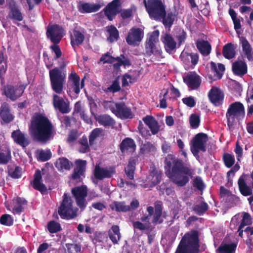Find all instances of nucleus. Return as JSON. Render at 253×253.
Instances as JSON below:
<instances>
[{"label":"nucleus","instance_id":"nucleus-5","mask_svg":"<svg viewBox=\"0 0 253 253\" xmlns=\"http://www.w3.org/2000/svg\"><path fill=\"white\" fill-rule=\"evenodd\" d=\"M144 3L151 18L157 20L165 17V7L161 0H144Z\"/></svg>","mask_w":253,"mask_h":253},{"label":"nucleus","instance_id":"nucleus-38","mask_svg":"<svg viewBox=\"0 0 253 253\" xmlns=\"http://www.w3.org/2000/svg\"><path fill=\"white\" fill-rule=\"evenodd\" d=\"M236 46L232 43H228L225 44L222 49V53L224 57L226 59H232L236 54Z\"/></svg>","mask_w":253,"mask_h":253},{"label":"nucleus","instance_id":"nucleus-62","mask_svg":"<svg viewBox=\"0 0 253 253\" xmlns=\"http://www.w3.org/2000/svg\"><path fill=\"white\" fill-rule=\"evenodd\" d=\"M135 11L134 8L131 7L129 9L122 10L121 12L122 17L125 19L131 17L133 12Z\"/></svg>","mask_w":253,"mask_h":253},{"label":"nucleus","instance_id":"nucleus-22","mask_svg":"<svg viewBox=\"0 0 253 253\" xmlns=\"http://www.w3.org/2000/svg\"><path fill=\"white\" fill-rule=\"evenodd\" d=\"M76 167L74 169L73 173L72 175V178L77 182H80L82 176H84L86 165V161L82 160H77L75 161Z\"/></svg>","mask_w":253,"mask_h":253},{"label":"nucleus","instance_id":"nucleus-12","mask_svg":"<svg viewBox=\"0 0 253 253\" xmlns=\"http://www.w3.org/2000/svg\"><path fill=\"white\" fill-rule=\"evenodd\" d=\"M99 62L103 64L114 63V67L116 69H119L122 65L126 67L130 65L129 61L124 55H121V56L115 58L111 56L108 52L102 56L100 59Z\"/></svg>","mask_w":253,"mask_h":253},{"label":"nucleus","instance_id":"nucleus-9","mask_svg":"<svg viewBox=\"0 0 253 253\" xmlns=\"http://www.w3.org/2000/svg\"><path fill=\"white\" fill-rule=\"evenodd\" d=\"M159 32L154 31L148 35L145 42V52L149 56L152 54L159 55L161 53V49L159 44Z\"/></svg>","mask_w":253,"mask_h":253},{"label":"nucleus","instance_id":"nucleus-26","mask_svg":"<svg viewBox=\"0 0 253 253\" xmlns=\"http://www.w3.org/2000/svg\"><path fill=\"white\" fill-rule=\"evenodd\" d=\"M142 120L150 128L153 135L157 134L160 130L161 126L154 117L147 115L142 118Z\"/></svg>","mask_w":253,"mask_h":253},{"label":"nucleus","instance_id":"nucleus-7","mask_svg":"<svg viewBox=\"0 0 253 253\" xmlns=\"http://www.w3.org/2000/svg\"><path fill=\"white\" fill-rule=\"evenodd\" d=\"M245 115L244 105L239 102L232 103L229 106L226 114L228 125L232 126L236 121L242 120Z\"/></svg>","mask_w":253,"mask_h":253},{"label":"nucleus","instance_id":"nucleus-55","mask_svg":"<svg viewBox=\"0 0 253 253\" xmlns=\"http://www.w3.org/2000/svg\"><path fill=\"white\" fill-rule=\"evenodd\" d=\"M240 223V214H237L232 218L230 224V228L232 230L236 229L237 227L238 229Z\"/></svg>","mask_w":253,"mask_h":253},{"label":"nucleus","instance_id":"nucleus-4","mask_svg":"<svg viewBox=\"0 0 253 253\" xmlns=\"http://www.w3.org/2000/svg\"><path fill=\"white\" fill-rule=\"evenodd\" d=\"M199 250L198 232L191 231L182 237L175 253H198Z\"/></svg>","mask_w":253,"mask_h":253},{"label":"nucleus","instance_id":"nucleus-48","mask_svg":"<svg viewBox=\"0 0 253 253\" xmlns=\"http://www.w3.org/2000/svg\"><path fill=\"white\" fill-rule=\"evenodd\" d=\"M174 36L177 41V47L183 44L186 39V33L182 29H177L175 31Z\"/></svg>","mask_w":253,"mask_h":253},{"label":"nucleus","instance_id":"nucleus-52","mask_svg":"<svg viewBox=\"0 0 253 253\" xmlns=\"http://www.w3.org/2000/svg\"><path fill=\"white\" fill-rule=\"evenodd\" d=\"M200 123V117L199 115L195 114L191 115L189 118V123L192 128L196 129L198 128L199 126Z\"/></svg>","mask_w":253,"mask_h":253},{"label":"nucleus","instance_id":"nucleus-47","mask_svg":"<svg viewBox=\"0 0 253 253\" xmlns=\"http://www.w3.org/2000/svg\"><path fill=\"white\" fill-rule=\"evenodd\" d=\"M136 160L134 158L130 159L128 164L125 169L126 174L130 179L134 178V173L135 169Z\"/></svg>","mask_w":253,"mask_h":253},{"label":"nucleus","instance_id":"nucleus-17","mask_svg":"<svg viewBox=\"0 0 253 253\" xmlns=\"http://www.w3.org/2000/svg\"><path fill=\"white\" fill-rule=\"evenodd\" d=\"M25 87L22 85H7L3 89L4 94L11 100L14 101L23 94Z\"/></svg>","mask_w":253,"mask_h":253},{"label":"nucleus","instance_id":"nucleus-51","mask_svg":"<svg viewBox=\"0 0 253 253\" xmlns=\"http://www.w3.org/2000/svg\"><path fill=\"white\" fill-rule=\"evenodd\" d=\"M162 214V208L160 206H157L155 208V211L154 214L153 222L155 224L161 223L163 221L161 218Z\"/></svg>","mask_w":253,"mask_h":253},{"label":"nucleus","instance_id":"nucleus-46","mask_svg":"<svg viewBox=\"0 0 253 253\" xmlns=\"http://www.w3.org/2000/svg\"><path fill=\"white\" fill-rule=\"evenodd\" d=\"M7 171L9 175L13 178H18L21 176V169L14 165H8Z\"/></svg>","mask_w":253,"mask_h":253},{"label":"nucleus","instance_id":"nucleus-29","mask_svg":"<svg viewBox=\"0 0 253 253\" xmlns=\"http://www.w3.org/2000/svg\"><path fill=\"white\" fill-rule=\"evenodd\" d=\"M232 69L235 75L240 77L244 76L247 73V65L242 60H237L233 62Z\"/></svg>","mask_w":253,"mask_h":253},{"label":"nucleus","instance_id":"nucleus-57","mask_svg":"<svg viewBox=\"0 0 253 253\" xmlns=\"http://www.w3.org/2000/svg\"><path fill=\"white\" fill-rule=\"evenodd\" d=\"M208 208V206L207 203L205 202L201 203L199 204L196 205L194 208V211L199 215L203 214Z\"/></svg>","mask_w":253,"mask_h":253},{"label":"nucleus","instance_id":"nucleus-11","mask_svg":"<svg viewBox=\"0 0 253 253\" xmlns=\"http://www.w3.org/2000/svg\"><path fill=\"white\" fill-rule=\"evenodd\" d=\"M207 141V134L202 133L197 134L192 141L191 150L193 154L195 156L198 155L200 151H205Z\"/></svg>","mask_w":253,"mask_h":253},{"label":"nucleus","instance_id":"nucleus-21","mask_svg":"<svg viewBox=\"0 0 253 253\" xmlns=\"http://www.w3.org/2000/svg\"><path fill=\"white\" fill-rule=\"evenodd\" d=\"M122 0H113L104 9L105 15L109 20H112L119 12Z\"/></svg>","mask_w":253,"mask_h":253},{"label":"nucleus","instance_id":"nucleus-42","mask_svg":"<svg viewBox=\"0 0 253 253\" xmlns=\"http://www.w3.org/2000/svg\"><path fill=\"white\" fill-rule=\"evenodd\" d=\"M95 119L100 125L104 126H113L115 124L114 121L108 115L98 116Z\"/></svg>","mask_w":253,"mask_h":253},{"label":"nucleus","instance_id":"nucleus-15","mask_svg":"<svg viewBox=\"0 0 253 253\" xmlns=\"http://www.w3.org/2000/svg\"><path fill=\"white\" fill-rule=\"evenodd\" d=\"M84 85V79H83L80 83L79 76L75 72H72L69 76L68 91L74 92L78 94L80 93V89L83 88Z\"/></svg>","mask_w":253,"mask_h":253},{"label":"nucleus","instance_id":"nucleus-32","mask_svg":"<svg viewBox=\"0 0 253 253\" xmlns=\"http://www.w3.org/2000/svg\"><path fill=\"white\" fill-rule=\"evenodd\" d=\"M135 147L134 140L128 137L124 139L120 144V149L123 153L133 152Z\"/></svg>","mask_w":253,"mask_h":253},{"label":"nucleus","instance_id":"nucleus-18","mask_svg":"<svg viewBox=\"0 0 253 253\" xmlns=\"http://www.w3.org/2000/svg\"><path fill=\"white\" fill-rule=\"evenodd\" d=\"M115 173V169L113 167H102L96 165L94 169V177L98 180L110 178Z\"/></svg>","mask_w":253,"mask_h":253},{"label":"nucleus","instance_id":"nucleus-6","mask_svg":"<svg viewBox=\"0 0 253 253\" xmlns=\"http://www.w3.org/2000/svg\"><path fill=\"white\" fill-rule=\"evenodd\" d=\"M71 198L65 193L62 202L59 208L58 213L62 219H70L76 217L78 209L73 205Z\"/></svg>","mask_w":253,"mask_h":253},{"label":"nucleus","instance_id":"nucleus-64","mask_svg":"<svg viewBox=\"0 0 253 253\" xmlns=\"http://www.w3.org/2000/svg\"><path fill=\"white\" fill-rule=\"evenodd\" d=\"M67 249L69 253H79L81 251V247L78 244H69Z\"/></svg>","mask_w":253,"mask_h":253},{"label":"nucleus","instance_id":"nucleus-30","mask_svg":"<svg viewBox=\"0 0 253 253\" xmlns=\"http://www.w3.org/2000/svg\"><path fill=\"white\" fill-rule=\"evenodd\" d=\"M103 5V2L98 3H84L80 5L79 10L82 13L94 12L99 10Z\"/></svg>","mask_w":253,"mask_h":253},{"label":"nucleus","instance_id":"nucleus-63","mask_svg":"<svg viewBox=\"0 0 253 253\" xmlns=\"http://www.w3.org/2000/svg\"><path fill=\"white\" fill-rule=\"evenodd\" d=\"M134 82V79L128 74L124 75L122 78V85L126 86L129 85Z\"/></svg>","mask_w":253,"mask_h":253},{"label":"nucleus","instance_id":"nucleus-3","mask_svg":"<svg viewBox=\"0 0 253 253\" xmlns=\"http://www.w3.org/2000/svg\"><path fill=\"white\" fill-rule=\"evenodd\" d=\"M29 132L34 140L45 143L53 137L55 131L52 123L46 117L35 114L31 120Z\"/></svg>","mask_w":253,"mask_h":253},{"label":"nucleus","instance_id":"nucleus-56","mask_svg":"<svg viewBox=\"0 0 253 253\" xmlns=\"http://www.w3.org/2000/svg\"><path fill=\"white\" fill-rule=\"evenodd\" d=\"M151 225L150 222L142 223L140 221H134L133 222V226L134 229H139L140 230H148L150 228Z\"/></svg>","mask_w":253,"mask_h":253},{"label":"nucleus","instance_id":"nucleus-16","mask_svg":"<svg viewBox=\"0 0 253 253\" xmlns=\"http://www.w3.org/2000/svg\"><path fill=\"white\" fill-rule=\"evenodd\" d=\"M208 97L213 105L219 106L223 102L224 93L221 88L213 86L209 92Z\"/></svg>","mask_w":253,"mask_h":253},{"label":"nucleus","instance_id":"nucleus-35","mask_svg":"<svg viewBox=\"0 0 253 253\" xmlns=\"http://www.w3.org/2000/svg\"><path fill=\"white\" fill-rule=\"evenodd\" d=\"M241 43L243 55L249 61H253V51L249 42L243 39Z\"/></svg>","mask_w":253,"mask_h":253},{"label":"nucleus","instance_id":"nucleus-24","mask_svg":"<svg viewBox=\"0 0 253 253\" xmlns=\"http://www.w3.org/2000/svg\"><path fill=\"white\" fill-rule=\"evenodd\" d=\"M161 41L164 44L166 51L169 53H171L177 46L176 42L173 37L169 34H165L161 37Z\"/></svg>","mask_w":253,"mask_h":253},{"label":"nucleus","instance_id":"nucleus-61","mask_svg":"<svg viewBox=\"0 0 253 253\" xmlns=\"http://www.w3.org/2000/svg\"><path fill=\"white\" fill-rule=\"evenodd\" d=\"M182 102L187 106L192 108L196 105V101L194 97L190 96L182 99Z\"/></svg>","mask_w":253,"mask_h":253},{"label":"nucleus","instance_id":"nucleus-25","mask_svg":"<svg viewBox=\"0 0 253 253\" xmlns=\"http://www.w3.org/2000/svg\"><path fill=\"white\" fill-rule=\"evenodd\" d=\"M161 171L154 169L147 178V184L144 186V188L152 187L160 183L162 178Z\"/></svg>","mask_w":253,"mask_h":253},{"label":"nucleus","instance_id":"nucleus-27","mask_svg":"<svg viewBox=\"0 0 253 253\" xmlns=\"http://www.w3.org/2000/svg\"><path fill=\"white\" fill-rule=\"evenodd\" d=\"M45 170L42 169V170H36L34 174V179L33 181V187L41 192L46 191V187L42 183V175L44 174Z\"/></svg>","mask_w":253,"mask_h":253},{"label":"nucleus","instance_id":"nucleus-31","mask_svg":"<svg viewBox=\"0 0 253 253\" xmlns=\"http://www.w3.org/2000/svg\"><path fill=\"white\" fill-rule=\"evenodd\" d=\"M27 205V201L25 199L16 197L12 200V210L14 213H20Z\"/></svg>","mask_w":253,"mask_h":253},{"label":"nucleus","instance_id":"nucleus-19","mask_svg":"<svg viewBox=\"0 0 253 253\" xmlns=\"http://www.w3.org/2000/svg\"><path fill=\"white\" fill-rule=\"evenodd\" d=\"M46 34L53 43H58L63 37V29L57 25L49 26Z\"/></svg>","mask_w":253,"mask_h":253},{"label":"nucleus","instance_id":"nucleus-60","mask_svg":"<svg viewBox=\"0 0 253 253\" xmlns=\"http://www.w3.org/2000/svg\"><path fill=\"white\" fill-rule=\"evenodd\" d=\"M225 201L231 207L237 205L240 203V200L239 197L232 194H231L229 198H227Z\"/></svg>","mask_w":253,"mask_h":253},{"label":"nucleus","instance_id":"nucleus-1","mask_svg":"<svg viewBox=\"0 0 253 253\" xmlns=\"http://www.w3.org/2000/svg\"><path fill=\"white\" fill-rule=\"evenodd\" d=\"M49 74L51 88L56 93L53 94V106L62 113H68L71 110L69 102L67 99L57 94H61L64 92L66 72L63 68L56 67L50 70Z\"/></svg>","mask_w":253,"mask_h":253},{"label":"nucleus","instance_id":"nucleus-58","mask_svg":"<svg viewBox=\"0 0 253 253\" xmlns=\"http://www.w3.org/2000/svg\"><path fill=\"white\" fill-rule=\"evenodd\" d=\"M13 219L12 216L7 214L1 216V224L6 226H11L13 224Z\"/></svg>","mask_w":253,"mask_h":253},{"label":"nucleus","instance_id":"nucleus-36","mask_svg":"<svg viewBox=\"0 0 253 253\" xmlns=\"http://www.w3.org/2000/svg\"><path fill=\"white\" fill-rule=\"evenodd\" d=\"M108 235L114 244H118L121 238L119 227L117 225H113L108 231Z\"/></svg>","mask_w":253,"mask_h":253},{"label":"nucleus","instance_id":"nucleus-10","mask_svg":"<svg viewBox=\"0 0 253 253\" xmlns=\"http://www.w3.org/2000/svg\"><path fill=\"white\" fill-rule=\"evenodd\" d=\"M238 183L240 191L243 195L247 196L252 195L253 188V171L251 177L242 175L239 178Z\"/></svg>","mask_w":253,"mask_h":253},{"label":"nucleus","instance_id":"nucleus-45","mask_svg":"<svg viewBox=\"0 0 253 253\" xmlns=\"http://www.w3.org/2000/svg\"><path fill=\"white\" fill-rule=\"evenodd\" d=\"M1 118L5 123H9L13 119V116L10 113L9 106L7 104L3 105L1 109Z\"/></svg>","mask_w":253,"mask_h":253},{"label":"nucleus","instance_id":"nucleus-20","mask_svg":"<svg viewBox=\"0 0 253 253\" xmlns=\"http://www.w3.org/2000/svg\"><path fill=\"white\" fill-rule=\"evenodd\" d=\"M180 58L185 65L186 69L193 68L199 60V56L197 53H189L185 51L181 52Z\"/></svg>","mask_w":253,"mask_h":253},{"label":"nucleus","instance_id":"nucleus-34","mask_svg":"<svg viewBox=\"0 0 253 253\" xmlns=\"http://www.w3.org/2000/svg\"><path fill=\"white\" fill-rule=\"evenodd\" d=\"M196 46L200 52L203 56H208L211 52V46L208 41L198 40L196 42Z\"/></svg>","mask_w":253,"mask_h":253},{"label":"nucleus","instance_id":"nucleus-8","mask_svg":"<svg viewBox=\"0 0 253 253\" xmlns=\"http://www.w3.org/2000/svg\"><path fill=\"white\" fill-rule=\"evenodd\" d=\"M105 105L107 109H110L118 118L131 119L133 117L134 115L131 109L123 102L115 103L108 101L105 103Z\"/></svg>","mask_w":253,"mask_h":253},{"label":"nucleus","instance_id":"nucleus-2","mask_svg":"<svg viewBox=\"0 0 253 253\" xmlns=\"http://www.w3.org/2000/svg\"><path fill=\"white\" fill-rule=\"evenodd\" d=\"M165 169L166 175L179 186L186 185L189 177L194 174L192 169L187 166H184L182 160L172 154H169L166 157Z\"/></svg>","mask_w":253,"mask_h":253},{"label":"nucleus","instance_id":"nucleus-53","mask_svg":"<svg viewBox=\"0 0 253 253\" xmlns=\"http://www.w3.org/2000/svg\"><path fill=\"white\" fill-rule=\"evenodd\" d=\"M102 130L100 128H97L93 130L89 136V142L90 145L93 144L95 140L98 137L101 136Z\"/></svg>","mask_w":253,"mask_h":253},{"label":"nucleus","instance_id":"nucleus-54","mask_svg":"<svg viewBox=\"0 0 253 253\" xmlns=\"http://www.w3.org/2000/svg\"><path fill=\"white\" fill-rule=\"evenodd\" d=\"M47 229L50 233H54L61 230V226L59 223L55 221H51L48 223Z\"/></svg>","mask_w":253,"mask_h":253},{"label":"nucleus","instance_id":"nucleus-44","mask_svg":"<svg viewBox=\"0 0 253 253\" xmlns=\"http://www.w3.org/2000/svg\"><path fill=\"white\" fill-rule=\"evenodd\" d=\"M72 166V163L68 159L64 158L59 159L56 162V167L60 170H69Z\"/></svg>","mask_w":253,"mask_h":253},{"label":"nucleus","instance_id":"nucleus-23","mask_svg":"<svg viewBox=\"0 0 253 253\" xmlns=\"http://www.w3.org/2000/svg\"><path fill=\"white\" fill-rule=\"evenodd\" d=\"M184 82L191 89L198 88L201 84L200 76L195 72H190L183 78Z\"/></svg>","mask_w":253,"mask_h":253},{"label":"nucleus","instance_id":"nucleus-49","mask_svg":"<svg viewBox=\"0 0 253 253\" xmlns=\"http://www.w3.org/2000/svg\"><path fill=\"white\" fill-rule=\"evenodd\" d=\"M36 154L38 159L42 162L48 160L51 156V153L49 150H38Z\"/></svg>","mask_w":253,"mask_h":253},{"label":"nucleus","instance_id":"nucleus-40","mask_svg":"<svg viewBox=\"0 0 253 253\" xmlns=\"http://www.w3.org/2000/svg\"><path fill=\"white\" fill-rule=\"evenodd\" d=\"M210 65L214 76L217 79H221L225 70L224 65L221 63L216 64L213 62H211Z\"/></svg>","mask_w":253,"mask_h":253},{"label":"nucleus","instance_id":"nucleus-39","mask_svg":"<svg viewBox=\"0 0 253 253\" xmlns=\"http://www.w3.org/2000/svg\"><path fill=\"white\" fill-rule=\"evenodd\" d=\"M106 31L108 41L113 42L118 40L119 37V31L115 26L113 25L107 26Z\"/></svg>","mask_w":253,"mask_h":253},{"label":"nucleus","instance_id":"nucleus-33","mask_svg":"<svg viewBox=\"0 0 253 253\" xmlns=\"http://www.w3.org/2000/svg\"><path fill=\"white\" fill-rule=\"evenodd\" d=\"M240 214L241 223L239 227L238 232L239 235L242 237L243 230V228L244 226L250 225L252 223V219L249 213L244 212Z\"/></svg>","mask_w":253,"mask_h":253},{"label":"nucleus","instance_id":"nucleus-41","mask_svg":"<svg viewBox=\"0 0 253 253\" xmlns=\"http://www.w3.org/2000/svg\"><path fill=\"white\" fill-rule=\"evenodd\" d=\"M237 244L234 243L230 244L222 243L217 250V253H234Z\"/></svg>","mask_w":253,"mask_h":253},{"label":"nucleus","instance_id":"nucleus-37","mask_svg":"<svg viewBox=\"0 0 253 253\" xmlns=\"http://www.w3.org/2000/svg\"><path fill=\"white\" fill-rule=\"evenodd\" d=\"M84 39V35L82 32L78 30H74L71 35V43L75 47V46L82 43Z\"/></svg>","mask_w":253,"mask_h":253},{"label":"nucleus","instance_id":"nucleus-43","mask_svg":"<svg viewBox=\"0 0 253 253\" xmlns=\"http://www.w3.org/2000/svg\"><path fill=\"white\" fill-rule=\"evenodd\" d=\"M110 207L112 210L117 211L126 212L130 211L129 206L126 205L124 202H114L110 205Z\"/></svg>","mask_w":253,"mask_h":253},{"label":"nucleus","instance_id":"nucleus-13","mask_svg":"<svg viewBox=\"0 0 253 253\" xmlns=\"http://www.w3.org/2000/svg\"><path fill=\"white\" fill-rule=\"evenodd\" d=\"M144 37V27H132L126 38L127 43L131 45H138Z\"/></svg>","mask_w":253,"mask_h":253},{"label":"nucleus","instance_id":"nucleus-14","mask_svg":"<svg viewBox=\"0 0 253 253\" xmlns=\"http://www.w3.org/2000/svg\"><path fill=\"white\" fill-rule=\"evenodd\" d=\"M72 193L75 198L77 205L82 210L86 206L87 202L85 198L87 194V188L85 186H79L73 188Z\"/></svg>","mask_w":253,"mask_h":253},{"label":"nucleus","instance_id":"nucleus-50","mask_svg":"<svg viewBox=\"0 0 253 253\" xmlns=\"http://www.w3.org/2000/svg\"><path fill=\"white\" fill-rule=\"evenodd\" d=\"M9 17L15 20L21 21L23 19L22 15L20 10L15 7H11L9 13Z\"/></svg>","mask_w":253,"mask_h":253},{"label":"nucleus","instance_id":"nucleus-28","mask_svg":"<svg viewBox=\"0 0 253 253\" xmlns=\"http://www.w3.org/2000/svg\"><path fill=\"white\" fill-rule=\"evenodd\" d=\"M14 142L25 148L29 144V140L26 135L19 130L14 131L11 134Z\"/></svg>","mask_w":253,"mask_h":253},{"label":"nucleus","instance_id":"nucleus-59","mask_svg":"<svg viewBox=\"0 0 253 253\" xmlns=\"http://www.w3.org/2000/svg\"><path fill=\"white\" fill-rule=\"evenodd\" d=\"M225 166L228 168L231 167L235 162L234 157L229 154H225L223 156Z\"/></svg>","mask_w":253,"mask_h":253}]
</instances>
